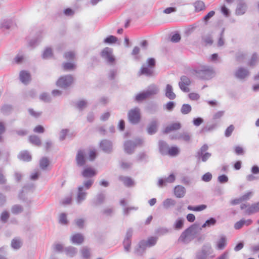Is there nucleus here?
I'll list each match as a JSON object with an SVG mask.
<instances>
[{
	"label": "nucleus",
	"instance_id": "63",
	"mask_svg": "<svg viewBox=\"0 0 259 259\" xmlns=\"http://www.w3.org/2000/svg\"><path fill=\"white\" fill-rule=\"evenodd\" d=\"M40 99L45 102H49L51 99L49 94L44 93L41 94L39 97Z\"/></svg>",
	"mask_w": 259,
	"mask_h": 259
},
{
	"label": "nucleus",
	"instance_id": "2",
	"mask_svg": "<svg viewBox=\"0 0 259 259\" xmlns=\"http://www.w3.org/2000/svg\"><path fill=\"white\" fill-rule=\"evenodd\" d=\"M198 225L194 224L185 229L180 236L178 241L188 244L193 240L198 231Z\"/></svg>",
	"mask_w": 259,
	"mask_h": 259
},
{
	"label": "nucleus",
	"instance_id": "8",
	"mask_svg": "<svg viewBox=\"0 0 259 259\" xmlns=\"http://www.w3.org/2000/svg\"><path fill=\"white\" fill-rule=\"evenodd\" d=\"M101 57L108 64H113L115 62V58L112 55V49L106 47L100 53Z\"/></svg>",
	"mask_w": 259,
	"mask_h": 259
},
{
	"label": "nucleus",
	"instance_id": "53",
	"mask_svg": "<svg viewBox=\"0 0 259 259\" xmlns=\"http://www.w3.org/2000/svg\"><path fill=\"white\" fill-rule=\"evenodd\" d=\"M140 52V48L138 47H135L132 52V55L134 56V59L136 61H140L141 56L138 55Z\"/></svg>",
	"mask_w": 259,
	"mask_h": 259
},
{
	"label": "nucleus",
	"instance_id": "41",
	"mask_svg": "<svg viewBox=\"0 0 259 259\" xmlns=\"http://www.w3.org/2000/svg\"><path fill=\"white\" fill-rule=\"evenodd\" d=\"M191 110V106L188 104H183L181 108V112L183 115H186L190 113Z\"/></svg>",
	"mask_w": 259,
	"mask_h": 259
},
{
	"label": "nucleus",
	"instance_id": "21",
	"mask_svg": "<svg viewBox=\"0 0 259 259\" xmlns=\"http://www.w3.org/2000/svg\"><path fill=\"white\" fill-rule=\"evenodd\" d=\"M159 91L158 87L155 84H151L148 87L147 90L144 91L147 98L156 95Z\"/></svg>",
	"mask_w": 259,
	"mask_h": 259
},
{
	"label": "nucleus",
	"instance_id": "56",
	"mask_svg": "<svg viewBox=\"0 0 259 259\" xmlns=\"http://www.w3.org/2000/svg\"><path fill=\"white\" fill-rule=\"evenodd\" d=\"M1 110L3 114H9L12 110V106L8 104L4 105L2 106Z\"/></svg>",
	"mask_w": 259,
	"mask_h": 259
},
{
	"label": "nucleus",
	"instance_id": "11",
	"mask_svg": "<svg viewBox=\"0 0 259 259\" xmlns=\"http://www.w3.org/2000/svg\"><path fill=\"white\" fill-rule=\"evenodd\" d=\"M75 160L76 164L79 167L84 166L86 162V154L83 150H79L77 151Z\"/></svg>",
	"mask_w": 259,
	"mask_h": 259
},
{
	"label": "nucleus",
	"instance_id": "27",
	"mask_svg": "<svg viewBox=\"0 0 259 259\" xmlns=\"http://www.w3.org/2000/svg\"><path fill=\"white\" fill-rule=\"evenodd\" d=\"M246 5L245 3H243L242 1H240L236 8L235 12L236 14L237 15H243L246 11Z\"/></svg>",
	"mask_w": 259,
	"mask_h": 259
},
{
	"label": "nucleus",
	"instance_id": "6",
	"mask_svg": "<svg viewBox=\"0 0 259 259\" xmlns=\"http://www.w3.org/2000/svg\"><path fill=\"white\" fill-rule=\"evenodd\" d=\"M208 149V146L207 144H204L197 151L195 154V157L197 159V163L200 162H205L211 157V154L207 152Z\"/></svg>",
	"mask_w": 259,
	"mask_h": 259
},
{
	"label": "nucleus",
	"instance_id": "4",
	"mask_svg": "<svg viewBox=\"0 0 259 259\" xmlns=\"http://www.w3.org/2000/svg\"><path fill=\"white\" fill-rule=\"evenodd\" d=\"M143 143V140L140 138H136L133 141H125L124 143V150L125 152L128 154H133L134 152L136 147L142 145Z\"/></svg>",
	"mask_w": 259,
	"mask_h": 259
},
{
	"label": "nucleus",
	"instance_id": "45",
	"mask_svg": "<svg viewBox=\"0 0 259 259\" xmlns=\"http://www.w3.org/2000/svg\"><path fill=\"white\" fill-rule=\"evenodd\" d=\"M217 126V124L216 123H212L210 125H208L204 126L200 131V133H204L206 132H210L213 130H214Z\"/></svg>",
	"mask_w": 259,
	"mask_h": 259
},
{
	"label": "nucleus",
	"instance_id": "38",
	"mask_svg": "<svg viewBox=\"0 0 259 259\" xmlns=\"http://www.w3.org/2000/svg\"><path fill=\"white\" fill-rule=\"evenodd\" d=\"M22 246V242L20 238H14L11 241V246L15 249H19Z\"/></svg>",
	"mask_w": 259,
	"mask_h": 259
},
{
	"label": "nucleus",
	"instance_id": "15",
	"mask_svg": "<svg viewBox=\"0 0 259 259\" xmlns=\"http://www.w3.org/2000/svg\"><path fill=\"white\" fill-rule=\"evenodd\" d=\"M176 176L174 174H171L168 177L165 178H160L158 181L157 185L159 187H163L166 183H172L175 182Z\"/></svg>",
	"mask_w": 259,
	"mask_h": 259
},
{
	"label": "nucleus",
	"instance_id": "26",
	"mask_svg": "<svg viewBox=\"0 0 259 259\" xmlns=\"http://www.w3.org/2000/svg\"><path fill=\"white\" fill-rule=\"evenodd\" d=\"M140 75H145L146 76H151L153 74V71L151 68L146 66L143 64L139 72Z\"/></svg>",
	"mask_w": 259,
	"mask_h": 259
},
{
	"label": "nucleus",
	"instance_id": "25",
	"mask_svg": "<svg viewBox=\"0 0 259 259\" xmlns=\"http://www.w3.org/2000/svg\"><path fill=\"white\" fill-rule=\"evenodd\" d=\"M18 158L22 161H30L31 160V156L28 151L24 150L19 153Z\"/></svg>",
	"mask_w": 259,
	"mask_h": 259
},
{
	"label": "nucleus",
	"instance_id": "44",
	"mask_svg": "<svg viewBox=\"0 0 259 259\" xmlns=\"http://www.w3.org/2000/svg\"><path fill=\"white\" fill-rule=\"evenodd\" d=\"M193 6L195 8L196 12L201 11L205 9V5L203 1H195Z\"/></svg>",
	"mask_w": 259,
	"mask_h": 259
},
{
	"label": "nucleus",
	"instance_id": "43",
	"mask_svg": "<svg viewBox=\"0 0 259 259\" xmlns=\"http://www.w3.org/2000/svg\"><path fill=\"white\" fill-rule=\"evenodd\" d=\"M29 140L31 143L35 145H36L38 146H39L41 145V140H40V138L36 135L30 136L29 137Z\"/></svg>",
	"mask_w": 259,
	"mask_h": 259
},
{
	"label": "nucleus",
	"instance_id": "60",
	"mask_svg": "<svg viewBox=\"0 0 259 259\" xmlns=\"http://www.w3.org/2000/svg\"><path fill=\"white\" fill-rule=\"evenodd\" d=\"M195 240L194 241L195 244H198L203 242L205 239V236L203 234H196L195 238Z\"/></svg>",
	"mask_w": 259,
	"mask_h": 259
},
{
	"label": "nucleus",
	"instance_id": "55",
	"mask_svg": "<svg viewBox=\"0 0 259 259\" xmlns=\"http://www.w3.org/2000/svg\"><path fill=\"white\" fill-rule=\"evenodd\" d=\"M23 211V207L20 205H14L11 208V212L14 214H17Z\"/></svg>",
	"mask_w": 259,
	"mask_h": 259
},
{
	"label": "nucleus",
	"instance_id": "14",
	"mask_svg": "<svg viewBox=\"0 0 259 259\" xmlns=\"http://www.w3.org/2000/svg\"><path fill=\"white\" fill-rule=\"evenodd\" d=\"M100 147L106 153H110L112 151V143L108 140H103L100 143Z\"/></svg>",
	"mask_w": 259,
	"mask_h": 259
},
{
	"label": "nucleus",
	"instance_id": "33",
	"mask_svg": "<svg viewBox=\"0 0 259 259\" xmlns=\"http://www.w3.org/2000/svg\"><path fill=\"white\" fill-rule=\"evenodd\" d=\"M64 250L66 254L70 257H72L75 256L77 252V249L71 246L65 247Z\"/></svg>",
	"mask_w": 259,
	"mask_h": 259
},
{
	"label": "nucleus",
	"instance_id": "10",
	"mask_svg": "<svg viewBox=\"0 0 259 259\" xmlns=\"http://www.w3.org/2000/svg\"><path fill=\"white\" fill-rule=\"evenodd\" d=\"M181 81L179 83V85L180 89L185 93H188L190 91L189 88L188 86L191 84V80L187 76L183 75L181 77Z\"/></svg>",
	"mask_w": 259,
	"mask_h": 259
},
{
	"label": "nucleus",
	"instance_id": "35",
	"mask_svg": "<svg viewBox=\"0 0 259 259\" xmlns=\"http://www.w3.org/2000/svg\"><path fill=\"white\" fill-rule=\"evenodd\" d=\"M34 188V185L32 183H29V184H26L22 188V190H21V191L20 192L19 194V197L20 199L24 201L25 199H24V197L23 196V193L24 192V191L26 190H33Z\"/></svg>",
	"mask_w": 259,
	"mask_h": 259
},
{
	"label": "nucleus",
	"instance_id": "23",
	"mask_svg": "<svg viewBox=\"0 0 259 259\" xmlns=\"http://www.w3.org/2000/svg\"><path fill=\"white\" fill-rule=\"evenodd\" d=\"M165 96L170 100H174L176 98V95L173 92L172 87L170 84H167L166 85Z\"/></svg>",
	"mask_w": 259,
	"mask_h": 259
},
{
	"label": "nucleus",
	"instance_id": "31",
	"mask_svg": "<svg viewBox=\"0 0 259 259\" xmlns=\"http://www.w3.org/2000/svg\"><path fill=\"white\" fill-rule=\"evenodd\" d=\"M13 21L11 19H4L1 20L0 27L6 30L9 29L13 25Z\"/></svg>",
	"mask_w": 259,
	"mask_h": 259
},
{
	"label": "nucleus",
	"instance_id": "54",
	"mask_svg": "<svg viewBox=\"0 0 259 259\" xmlns=\"http://www.w3.org/2000/svg\"><path fill=\"white\" fill-rule=\"evenodd\" d=\"M258 59V58L257 54L256 53H254L249 61L248 65L250 66H254L257 63Z\"/></svg>",
	"mask_w": 259,
	"mask_h": 259
},
{
	"label": "nucleus",
	"instance_id": "3",
	"mask_svg": "<svg viewBox=\"0 0 259 259\" xmlns=\"http://www.w3.org/2000/svg\"><path fill=\"white\" fill-rule=\"evenodd\" d=\"M213 252L211 244L208 243L203 244L201 248L197 250L195 254L196 259H207L208 256Z\"/></svg>",
	"mask_w": 259,
	"mask_h": 259
},
{
	"label": "nucleus",
	"instance_id": "30",
	"mask_svg": "<svg viewBox=\"0 0 259 259\" xmlns=\"http://www.w3.org/2000/svg\"><path fill=\"white\" fill-rule=\"evenodd\" d=\"M118 179L123 182L126 187H131L134 185V181L130 177L120 176L119 177Z\"/></svg>",
	"mask_w": 259,
	"mask_h": 259
},
{
	"label": "nucleus",
	"instance_id": "5",
	"mask_svg": "<svg viewBox=\"0 0 259 259\" xmlns=\"http://www.w3.org/2000/svg\"><path fill=\"white\" fill-rule=\"evenodd\" d=\"M127 119L129 123L131 124H138L141 119L140 108L136 107L130 110L127 113Z\"/></svg>",
	"mask_w": 259,
	"mask_h": 259
},
{
	"label": "nucleus",
	"instance_id": "58",
	"mask_svg": "<svg viewBox=\"0 0 259 259\" xmlns=\"http://www.w3.org/2000/svg\"><path fill=\"white\" fill-rule=\"evenodd\" d=\"M41 37L39 35L36 38L31 39L29 42L30 47H35L40 41Z\"/></svg>",
	"mask_w": 259,
	"mask_h": 259
},
{
	"label": "nucleus",
	"instance_id": "59",
	"mask_svg": "<svg viewBox=\"0 0 259 259\" xmlns=\"http://www.w3.org/2000/svg\"><path fill=\"white\" fill-rule=\"evenodd\" d=\"M82 256L83 258L88 259L90 256V251L87 247H83L81 250Z\"/></svg>",
	"mask_w": 259,
	"mask_h": 259
},
{
	"label": "nucleus",
	"instance_id": "18",
	"mask_svg": "<svg viewBox=\"0 0 259 259\" xmlns=\"http://www.w3.org/2000/svg\"><path fill=\"white\" fill-rule=\"evenodd\" d=\"M159 151L162 155H167L168 150V145L166 142L160 140L158 142Z\"/></svg>",
	"mask_w": 259,
	"mask_h": 259
},
{
	"label": "nucleus",
	"instance_id": "50",
	"mask_svg": "<svg viewBox=\"0 0 259 259\" xmlns=\"http://www.w3.org/2000/svg\"><path fill=\"white\" fill-rule=\"evenodd\" d=\"M117 41V38L114 35H109L103 40V42L106 44H112L115 43Z\"/></svg>",
	"mask_w": 259,
	"mask_h": 259
},
{
	"label": "nucleus",
	"instance_id": "7",
	"mask_svg": "<svg viewBox=\"0 0 259 259\" xmlns=\"http://www.w3.org/2000/svg\"><path fill=\"white\" fill-rule=\"evenodd\" d=\"M73 77L71 75L61 76L57 81L56 85L61 88L66 89L72 83Z\"/></svg>",
	"mask_w": 259,
	"mask_h": 259
},
{
	"label": "nucleus",
	"instance_id": "62",
	"mask_svg": "<svg viewBox=\"0 0 259 259\" xmlns=\"http://www.w3.org/2000/svg\"><path fill=\"white\" fill-rule=\"evenodd\" d=\"M181 38V35L178 32H176L172 34L170 40L172 42L177 43L180 41Z\"/></svg>",
	"mask_w": 259,
	"mask_h": 259
},
{
	"label": "nucleus",
	"instance_id": "42",
	"mask_svg": "<svg viewBox=\"0 0 259 259\" xmlns=\"http://www.w3.org/2000/svg\"><path fill=\"white\" fill-rule=\"evenodd\" d=\"M180 153V149L177 146H172L168 148L167 155L170 156H176Z\"/></svg>",
	"mask_w": 259,
	"mask_h": 259
},
{
	"label": "nucleus",
	"instance_id": "49",
	"mask_svg": "<svg viewBox=\"0 0 259 259\" xmlns=\"http://www.w3.org/2000/svg\"><path fill=\"white\" fill-rule=\"evenodd\" d=\"M53 56V52L51 48H46L42 54V58L44 59H48Z\"/></svg>",
	"mask_w": 259,
	"mask_h": 259
},
{
	"label": "nucleus",
	"instance_id": "28",
	"mask_svg": "<svg viewBox=\"0 0 259 259\" xmlns=\"http://www.w3.org/2000/svg\"><path fill=\"white\" fill-rule=\"evenodd\" d=\"M87 196V193L83 191V186H79L78 187V192L77 196V201L78 203H80L84 200Z\"/></svg>",
	"mask_w": 259,
	"mask_h": 259
},
{
	"label": "nucleus",
	"instance_id": "48",
	"mask_svg": "<svg viewBox=\"0 0 259 259\" xmlns=\"http://www.w3.org/2000/svg\"><path fill=\"white\" fill-rule=\"evenodd\" d=\"M137 159L139 161L147 163L148 161V156L145 152H141L138 154Z\"/></svg>",
	"mask_w": 259,
	"mask_h": 259
},
{
	"label": "nucleus",
	"instance_id": "37",
	"mask_svg": "<svg viewBox=\"0 0 259 259\" xmlns=\"http://www.w3.org/2000/svg\"><path fill=\"white\" fill-rule=\"evenodd\" d=\"M176 204V201L171 198H167L165 199L162 202L163 206L166 209H167L171 206H174Z\"/></svg>",
	"mask_w": 259,
	"mask_h": 259
},
{
	"label": "nucleus",
	"instance_id": "57",
	"mask_svg": "<svg viewBox=\"0 0 259 259\" xmlns=\"http://www.w3.org/2000/svg\"><path fill=\"white\" fill-rule=\"evenodd\" d=\"M181 139L185 142H189L191 140V136L187 132L181 133Z\"/></svg>",
	"mask_w": 259,
	"mask_h": 259
},
{
	"label": "nucleus",
	"instance_id": "61",
	"mask_svg": "<svg viewBox=\"0 0 259 259\" xmlns=\"http://www.w3.org/2000/svg\"><path fill=\"white\" fill-rule=\"evenodd\" d=\"M131 244V240L124 239V240L123 241V244L124 246V249L125 251L128 252L130 251Z\"/></svg>",
	"mask_w": 259,
	"mask_h": 259
},
{
	"label": "nucleus",
	"instance_id": "13",
	"mask_svg": "<svg viewBox=\"0 0 259 259\" xmlns=\"http://www.w3.org/2000/svg\"><path fill=\"white\" fill-rule=\"evenodd\" d=\"M147 247H148L146 243V240H141L139 242L137 246L135 249V253L138 256H142Z\"/></svg>",
	"mask_w": 259,
	"mask_h": 259
},
{
	"label": "nucleus",
	"instance_id": "32",
	"mask_svg": "<svg viewBox=\"0 0 259 259\" xmlns=\"http://www.w3.org/2000/svg\"><path fill=\"white\" fill-rule=\"evenodd\" d=\"M217 223V220L215 218L211 217L207 219L205 222L202 224L201 227L199 229V230H201L202 228L206 227H210L214 226Z\"/></svg>",
	"mask_w": 259,
	"mask_h": 259
},
{
	"label": "nucleus",
	"instance_id": "24",
	"mask_svg": "<svg viewBox=\"0 0 259 259\" xmlns=\"http://www.w3.org/2000/svg\"><path fill=\"white\" fill-rule=\"evenodd\" d=\"M71 241L73 244H81L84 241V237L80 233H76L71 236Z\"/></svg>",
	"mask_w": 259,
	"mask_h": 259
},
{
	"label": "nucleus",
	"instance_id": "46",
	"mask_svg": "<svg viewBox=\"0 0 259 259\" xmlns=\"http://www.w3.org/2000/svg\"><path fill=\"white\" fill-rule=\"evenodd\" d=\"M105 198V196L103 193H100L98 194L97 195V200L96 201L93 202V205L97 206L102 204L104 202Z\"/></svg>",
	"mask_w": 259,
	"mask_h": 259
},
{
	"label": "nucleus",
	"instance_id": "34",
	"mask_svg": "<svg viewBox=\"0 0 259 259\" xmlns=\"http://www.w3.org/2000/svg\"><path fill=\"white\" fill-rule=\"evenodd\" d=\"M184 219L183 218H178L173 224V228L175 230H180L184 226Z\"/></svg>",
	"mask_w": 259,
	"mask_h": 259
},
{
	"label": "nucleus",
	"instance_id": "17",
	"mask_svg": "<svg viewBox=\"0 0 259 259\" xmlns=\"http://www.w3.org/2000/svg\"><path fill=\"white\" fill-rule=\"evenodd\" d=\"M186 191L184 187L181 185H177L174 189V193L176 197L181 198L185 195Z\"/></svg>",
	"mask_w": 259,
	"mask_h": 259
},
{
	"label": "nucleus",
	"instance_id": "9",
	"mask_svg": "<svg viewBox=\"0 0 259 259\" xmlns=\"http://www.w3.org/2000/svg\"><path fill=\"white\" fill-rule=\"evenodd\" d=\"M158 128V122L157 120L153 118L148 123L146 127V132L149 135H153L157 132Z\"/></svg>",
	"mask_w": 259,
	"mask_h": 259
},
{
	"label": "nucleus",
	"instance_id": "16",
	"mask_svg": "<svg viewBox=\"0 0 259 259\" xmlns=\"http://www.w3.org/2000/svg\"><path fill=\"white\" fill-rule=\"evenodd\" d=\"M253 221L251 219L245 220L242 219L234 224V228L235 230H239L243 227V226H249L251 225Z\"/></svg>",
	"mask_w": 259,
	"mask_h": 259
},
{
	"label": "nucleus",
	"instance_id": "39",
	"mask_svg": "<svg viewBox=\"0 0 259 259\" xmlns=\"http://www.w3.org/2000/svg\"><path fill=\"white\" fill-rule=\"evenodd\" d=\"M171 232V230L166 227H159L155 230V234L159 236L164 235Z\"/></svg>",
	"mask_w": 259,
	"mask_h": 259
},
{
	"label": "nucleus",
	"instance_id": "51",
	"mask_svg": "<svg viewBox=\"0 0 259 259\" xmlns=\"http://www.w3.org/2000/svg\"><path fill=\"white\" fill-rule=\"evenodd\" d=\"M49 164V161L48 158L42 157L39 161V166L42 169H45Z\"/></svg>",
	"mask_w": 259,
	"mask_h": 259
},
{
	"label": "nucleus",
	"instance_id": "52",
	"mask_svg": "<svg viewBox=\"0 0 259 259\" xmlns=\"http://www.w3.org/2000/svg\"><path fill=\"white\" fill-rule=\"evenodd\" d=\"M148 98L144 91L138 94L135 98V100L137 102H140Z\"/></svg>",
	"mask_w": 259,
	"mask_h": 259
},
{
	"label": "nucleus",
	"instance_id": "20",
	"mask_svg": "<svg viewBox=\"0 0 259 259\" xmlns=\"http://www.w3.org/2000/svg\"><path fill=\"white\" fill-rule=\"evenodd\" d=\"M19 78L21 81L25 84H28L31 79L30 73L25 70H22L20 72Z\"/></svg>",
	"mask_w": 259,
	"mask_h": 259
},
{
	"label": "nucleus",
	"instance_id": "64",
	"mask_svg": "<svg viewBox=\"0 0 259 259\" xmlns=\"http://www.w3.org/2000/svg\"><path fill=\"white\" fill-rule=\"evenodd\" d=\"M156 61L154 58H148L146 61L147 66L149 68H153L155 67Z\"/></svg>",
	"mask_w": 259,
	"mask_h": 259
},
{
	"label": "nucleus",
	"instance_id": "22",
	"mask_svg": "<svg viewBox=\"0 0 259 259\" xmlns=\"http://www.w3.org/2000/svg\"><path fill=\"white\" fill-rule=\"evenodd\" d=\"M181 124L180 122H174L165 127L163 133L168 134L171 131H177L180 129Z\"/></svg>",
	"mask_w": 259,
	"mask_h": 259
},
{
	"label": "nucleus",
	"instance_id": "47",
	"mask_svg": "<svg viewBox=\"0 0 259 259\" xmlns=\"http://www.w3.org/2000/svg\"><path fill=\"white\" fill-rule=\"evenodd\" d=\"M158 238L156 237H150L146 240V243L148 247H151L154 246L157 243Z\"/></svg>",
	"mask_w": 259,
	"mask_h": 259
},
{
	"label": "nucleus",
	"instance_id": "36",
	"mask_svg": "<svg viewBox=\"0 0 259 259\" xmlns=\"http://www.w3.org/2000/svg\"><path fill=\"white\" fill-rule=\"evenodd\" d=\"M96 172L94 169L92 168L88 167L83 169L82 172V175L84 178H89L94 176Z\"/></svg>",
	"mask_w": 259,
	"mask_h": 259
},
{
	"label": "nucleus",
	"instance_id": "12",
	"mask_svg": "<svg viewBox=\"0 0 259 259\" xmlns=\"http://www.w3.org/2000/svg\"><path fill=\"white\" fill-rule=\"evenodd\" d=\"M249 75V70L242 67H239L235 72V77L239 79L243 80Z\"/></svg>",
	"mask_w": 259,
	"mask_h": 259
},
{
	"label": "nucleus",
	"instance_id": "40",
	"mask_svg": "<svg viewBox=\"0 0 259 259\" xmlns=\"http://www.w3.org/2000/svg\"><path fill=\"white\" fill-rule=\"evenodd\" d=\"M158 105L156 103H151L149 104L147 107V111L150 114H155L158 111Z\"/></svg>",
	"mask_w": 259,
	"mask_h": 259
},
{
	"label": "nucleus",
	"instance_id": "19",
	"mask_svg": "<svg viewBox=\"0 0 259 259\" xmlns=\"http://www.w3.org/2000/svg\"><path fill=\"white\" fill-rule=\"evenodd\" d=\"M227 244L226 237L222 235L220 236V238L218 239L216 243V248L218 250H223L226 246Z\"/></svg>",
	"mask_w": 259,
	"mask_h": 259
},
{
	"label": "nucleus",
	"instance_id": "29",
	"mask_svg": "<svg viewBox=\"0 0 259 259\" xmlns=\"http://www.w3.org/2000/svg\"><path fill=\"white\" fill-rule=\"evenodd\" d=\"M259 212V202L252 204L246 210V213L250 215Z\"/></svg>",
	"mask_w": 259,
	"mask_h": 259
},
{
	"label": "nucleus",
	"instance_id": "1",
	"mask_svg": "<svg viewBox=\"0 0 259 259\" xmlns=\"http://www.w3.org/2000/svg\"><path fill=\"white\" fill-rule=\"evenodd\" d=\"M191 72L201 80H209L214 75V71L212 68L206 65L195 67L191 70Z\"/></svg>",
	"mask_w": 259,
	"mask_h": 259
}]
</instances>
